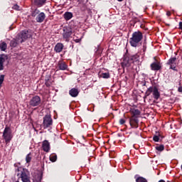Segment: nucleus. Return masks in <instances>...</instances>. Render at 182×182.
I'll list each match as a JSON object with an SVG mask.
<instances>
[{
    "instance_id": "nucleus-1",
    "label": "nucleus",
    "mask_w": 182,
    "mask_h": 182,
    "mask_svg": "<svg viewBox=\"0 0 182 182\" xmlns=\"http://www.w3.org/2000/svg\"><path fill=\"white\" fill-rule=\"evenodd\" d=\"M140 62V55L139 54L132 55L129 53V50H127L123 57V60L121 63V66L124 69L125 68H130L132 63H136L139 65Z\"/></svg>"
},
{
    "instance_id": "nucleus-2",
    "label": "nucleus",
    "mask_w": 182,
    "mask_h": 182,
    "mask_svg": "<svg viewBox=\"0 0 182 182\" xmlns=\"http://www.w3.org/2000/svg\"><path fill=\"white\" fill-rule=\"evenodd\" d=\"M142 41L143 33L140 31H134L129 38V45H131L132 48H139V46H141Z\"/></svg>"
},
{
    "instance_id": "nucleus-3",
    "label": "nucleus",
    "mask_w": 182,
    "mask_h": 182,
    "mask_svg": "<svg viewBox=\"0 0 182 182\" xmlns=\"http://www.w3.org/2000/svg\"><path fill=\"white\" fill-rule=\"evenodd\" d=\"M151 93L155 100H159V99H160V92L159 91V88H157V87H149L145 92L144 97H149V95H151Z\"/></svg>"
},
{
    "instance_id": "nucleus-4",
    "label": "nucleus",
    "mask_w": 182,
    "mask_h": 182,
    "mask_svg": "<svg viewBox=\"0 0 182 182\" xmlns=\"http://www.w3.org/2000/svg\"><path fill=\"white\" fill-rule=\"evenodd\" d=\"M31 37H32V34H31L29 31H26V30L23 31L18 35V37H17L18 42H19L20 43H22L23 42H25L26 39H28V38H31Z\"/></svg>"
},
{
    "instance_id": "nucleus-5",
    "label": "nucleus",
    "mask_w": 182,
    "mask_h": 182,
    "mask_svg": "<svg viewBox=\"0 0 182 182\" xmlns=\"http://www.w3.org/2000/svg\"><path fill=\"white\" fill-rule=\"evenodd\" d=\"M177 58L176 57H171L166 63V65L169 67V69H171L172 70H174L175 72H178V70H177Z\"/></svg>"
},
{
    "instance_id": "nucleus-6",
    "label": "nucleus",
    "mask_w": 182,
    "mask_h": 182,
    "mask_svg": "<svg viewBox=\"0 0 182 182\" xmlns=\"http://www.w3.org/2000/svg\"><path fill=\"white\" fill-rule=\"evenodd\" d=\"M3 137L6 143H9V141L12 140V132H11V128H9V127H6L4 129V131L3 132Z\"/></svg>"
},
{
    "instance_id": "nucleus-7",
    "label": "nucleus",
    "mask_w": 182,
    "mask_h": 182,
    "mask_svg": "<svg viewBox=\"0 0 182 182\" xmlns=\"http://www.w3.org/2000/svg\"><path fill=\"white\" fill-rule=\"evenodd\" d=\"M20 177L23 182H31V173L28 169H23Z\"/></svg>"
},
{
    "instance_id": "nucleus-8",
    "label": "nucleus",
    "mask_w": 182,
    "mask_h": 182,
    "mask_svg": "<svg viewBox=\"0 0 182 182\" xmlns=\"http://www.w3.org/2000/svg\"><path fill=\"white\" fill-rule=\"evenodd\" d=\"M53 124V121L52 120V117H50V115H46L43 117V126L44 129H48V127H50Z\"/></svg>"
},
{
    "instance_id": "nucleus-9",
    "label": "nucleus",
    "mask_w": 182,
    "mask_h": 182,
    "mask_svg": "<svg viewBox=\"0 0 182 182\" xmlns=\"http://www.w3.org/2000/svg\"><path fill=\"white\" fill-rule=\"evenodd\" d=\"M29 105L33 107H36V106H39L41 105V97L38 95L33 97L29 102Z\"/></svg>"
},
{
    "instance_id": "nucleus-10",
    "label": "nucleus",
    "mask_w": 182,
    "mask_h": 182,
    "mask_svg": "<svg viewBox=\"0 0 182 182\" xmlns=\"http://www.w3.org/2000/svg\"><path fill=\"white\" fill-rule=\"evenodd\" d=\"M129 124L132 129H137L139 127V119L137 117H129Z\"/></svg>"
},
{
    "instance_id": "nucleus-11",
    "label": "nucleus",
    "mask_w": 182,
    "mask_h": 182,
    "mask_svg": "<svg viewBox=\"0 0 182 182\" xmlns=\"http://www.w3.org/2000/svg\"><path fill=\"white\" fill-rule=\"evenodd\" d=\"M154 60L156 62H154L151 64V69L152 70L158 71L161 70V63H160V61H157L156 59V57L154 58Z\"/></svg>"
},
{
    "instance_id": "nucleus-12",
    "label": "nucleus",
    "mask_w": 182,
    "mask_h": 182,
    "mask_svg": "<svg viewBox=\"0 0 182 182\" xmlns=\"http://www.w3.org/2000/svg\"><path fill=\"white\" fill-rule=\"evenodd\" d=\"M8 60V55L6 54L0 55V70H4V63Z\"/></svg>"
},
{
    "instance_id": "nucleus-13",
    "label": "nucleus",
    "mask_w": 182,
    "mask_h": 182,
    "mask_svg": "<svg viewBox=\"0 0 182 182\" xmlns=\"http://www.w3.org/2000/svg\"><path fill=\"white\" fill-rule=\"evenodd\" d=\"M42 149L43 151H46V153H49V151L50 150V144L48 140H45L43 141Z\"/></svg>"
},
{
    "instance_id": "nucleus-14",
    "label": "nucleus",
    "mask_w": 182,
    "mask_h": 182,
    "mask_svg": "<svg viewBox=\"0 0 182 182\" xmlns=\"http://www.w3.org/2000/svg\"><path fill=\"white\" fill-rule=\"evenodd\" d=\"M72 36V31L71 30H68V29H64V33L63 34V37L66 41V42H69V38Z\"/></svg>"
},
{
    "instance_id": "nucleus-15",
    "label": "nucleus",
    "mask_w": 182,
    "mask_h": 182,
    "mask_svg": "<svg viewBox=\"0 0 182 182\" xmlns=\"http://www.w3.org/2000/svg\"><path fill=\"white\" fill-rule=\"evenodd\" d=\"M63 48H64L63 44L62 43H58L55 45L54 48V50L55 52H56V53H60V52L63 50Z\"/></svg>"
},
{
    "instance_id": "nucleus-16",
    "label": "nucleus",
    "mask_w": 182,
    "mask_h": 182,
    "mask_svg": "<svg viewBox=\"0 0 182 182\" xmlns=\"http://www.w3.org/2000/svg\"><path fill=\"white\" fill-rule=\"evenodd\" d=\"M45 18H46L45 13L41 12L36 17V21H37V22L42 23L43 21H45Z\"/></svg>"
},
{
    "instance_id": "nucleus-17",
    "label": "nucleus",
    "mask_w": 182,
    "mask_h": 182,
    "mask_svg": "<svg viewBox=\"0 0 182 182\" xmlns=\"http://www.w3.org/2000/svg\"><path fill=\"white\" fill-rule=\"evenodd\" d=\"M69 95H70L72 97H77V95H79V90L76 88H72L69 91Z\"/></svg>"
},
{
    "instance_id": "nucleus-18",
    "label": "nucleus",
    "mask_w": 182,
    "mask_h": 182,
    "mask_svg": "<svg viewBox=\"0 0 182 182\" xmlns=\"http://www.w3.org/2000/svg\"><path fill=\"white\" fill-rule=\"evenodd\" d=\"M58 68L60 70H66L68 69V65L63 61H60L58 63Z\"/></svg>"
},
{
    "instance_id": "nucleus-19",
    "label": "nucleus",
    "mask_w": 182,
    "mask_h": 182,
    "mask_svg": "<svg viewBox=\"0 0 182 182\" xmlns=\"http://www.w3.org/2000/svg\"><path fill=\"white\" fill-rule=\"evenodd\" d=\"M72 18H73V14H72L71 12H65L64 14V18L65 19V21H70Z\"/></svg>"
},
{
    "instance_id": "nucleus-20",
    "label": "nucleus",
    "mask_w": 182,
    "mask_h": 182,
    "mask_svg": "<svg viewBox=\"0 0 182 182\" xmlns=\"http://www.w3.org/2000/svg\"><path fill=\"white\" fill-rule=\"evenodd\" d=\"M100 77H102V79H109L110 73L109 72L100 73Z\"/></svg>"
},
{
    "instance_id": "nucleus-21",
    "label": "nucleus",
    "mask_w": 182,
    "mask_h": 182,
    "mask_svg": "<svg viewBox=\"0 0 182 182\" xmlns=\"http://www.w3.org/2000/svg\"><path fill=\"white\" fill-rule=\"evenodd\" d=\"M33 182H42V176L41 174H37L33 178Z\"/></svg>"
},
{
    "instance_id": "nucleus-22",
    "label": "nucleus",
    "mask_w": 182,
    "mask_h": 182,
    "mask_svg": "<svg viewBox=\"0 0 182 182\" xmlns=\"http://www.w3.org/2000/svg\"><path fill=\"white\" fill-rule=\"evenodd\" d=\"M132 116L131 117H137V116H140V110L139 109H133L132 111Z\"/></svg>"
},
{
    "instance_id": "nucleus-23",
    "label": "nucleus",
    "mask_w": 182,
    "mask_h": 182,
    "mask_svg": "<svg viewBox=\"0 0 182 182\" xmlns=\"http://www.w3.org/2000/svg\"><path fill=\"white\" fill-rule=\"evenodd\" d=\"M95 51L96 56H99L102 55V47H100V46H97V48H95Z\"/></svg>"
},
{
    "instance_id": "nucleus-24",
    "label": "nucleus",
    "mask_w": 182,
    "mask_h": 182,
    "mask_svg": "<svg viewBox=\"0 0 182 182\" xmlns=\"http://www.w3.org/2000/svg\"><path fill=\"white\" fill-rule=\"evenodd\" d=\"M18 43H21L20 42H18V38L17 40H13L10 42V46H11L12 48H16Z\"/></svg>"
},
{
    "instance_id": "nucleus-25",
    "label": "nucleus",
    "mask_w": 182,
    "mask_h": 182,
    "mask_svg": "<svg viewBox=\"0 0 182 182\" xmlns=\"http://www.w3.org/2000/svg\"><path fill=\"white\" fill-rule=\"evenodd\" d=\"M6 48H7L6 43L1 42L0 43V49H1V50H2L3 52H5L6 50Z\"/></svg>"
},
{
    "instance_id": "nucleus-26",
    "label": "nucleus",
    "mask_w": 182,
    "mask_h": 182,
    "mask_svg": "<svg viewBox=\"0 0 182 182\" xmlns=\"http://www.w3.org/2000/svg\"><path fill=\"white\" fill-rule=\"evenodd\" d=\"M46 2V0H35L36 5H38V6H42Z\"/></svg>"
},
{
    "instance_id": "nucleus-27",
    "label": "nucleus",
    "mask_w": 182,
    "mask_h": 182,
    "mask_svg": "<svg viewBox=\"0 0 182 182\" xmlns=\"http://www.w3.org/2000/svg\"><path fill=\"white\" fill-rule=\"evenodd\" d=\"M26 161L29 164L31 161H32V153H29L28 154L26 155Z\"/></svg>"
},
{
    "instance_id": "nucleus-28",
    "label": "nucleus",
    "mask_w": 182,
    "mask_h": 182,
    "mask_svg": "<svg viewBox=\"0 0 182 182\" xmlns=\"http://www.w3.org/2000/svg\"><path fill=\"white\" fill-rule=\"evenodd\" d=\"M136 182H148V181H147V179H146V178H143L142 176H139L136 179Z\"/></svg>"
},
{
    "instance_id": "nucleus-29",
    "label": "nucleus",
    "mask_w": 182,
    "mask_h": 182,
    "mask_svg": "<svg viewBox=\"0 0 182 182\" xmlns=\"http://www.w3.org/2000/svg\"><path fill=\"white\" fill-rule=\"evenodd\" d=\"M156 150H157L158 151H163L164 150V145L161 144L159 146H156L155 147Z\"/></svg>"
},
{
    "instance_id": "nucleus-30",
    "label": "nucleus",
    "mask_w": 182,
    "mask_h": 182,
    "mask_svg": "<svg viewBox=\"0 0 182 182\" xmlns=\"http://www.w3.org/2000/svg\"><path fill=\"white\" fill-rule=\"evenodd\" d=\"M50 160L53 163H55V161H56V160H58V156L56 155H50Z\"/></svg>"
},
{
    "instance_id": "nucleus-31",
    "label": "nucleus",
    "mask_w": 182,
    "mask_h": 182,
    "mask_svg": "<svg viewBox=\"0 0 182 182\" xmlns=\"http://www.w3.org/2000/svg\"><path fill=\"white\" fill-rule=\"evenodd\" d=\"M160 134H158V135H154V136H153V140H154V141H159V140H160Z\"/></svg>"
},
{
    "instance_id": "nucleus-32",
    "label": "nucleus",
    "mask_w": 182,
    "mask_h": 182,
    "mask_svg": "<svg viewBox=\"0 0 182 182\" xmlns=\"http://www.w3.org/2000/svg\"><path fill=\"white\" fill-rule=\"evenodd\" d=\"M39 10L38 9H36L34 11L32 12V16H36L39 14Z\"/></svg>"
},
{
    "instance_id": "nucleus-33",
    "label": "nucleus",
    "mask_w": 182,
    "mask_h": 182,
    "mask_svg": "<svg viewBox=\"0 0 182 182\" xmlns=\"http://www.w3.org/2000/svg\"><path fill=\"white\" fill-rule=\"evenodd\" d=\"M75 36H74V37H73L74 42H75L76 43H79V42H80V41H82V38H76Z\"/></svg>"
},
{
    "instance_id": "nucleus-34",
    "label": "nucleus",
    "mask_w": 182,
    "mask_h": 182,
    "mask_svg": "<svg viewBox=\"0 0 182 182\" xmlns=\"http://www.w3.org/2000/svg\"><path fill=\"white\" fill-rule=\"evenodd\" d=\"M13 9H15L16 11H20V7H19V6H18V4H15L13 6Z\"/></svg>"
},
{
    "instance_id": "nucleus-35",
    "label": "nucleus",
    "mask_w": 182,
    "mask_h": 182,
    "mask_svg": "<svg viewBox=\"0 0 182 182\" xmlns=\"http://www.w3.org/2000/svg\"><path fill=\"white\" fill-rule=\"evenodd\" d=\"M178 92H179V93H182V86H181V82H179V87L178 88Z\"/></svg>"
},
{
    "instance_id": "nucleus-36",
    "label": "nucleus",
    "mask_w": 182,
    "mask_h": 182,
    "mask_svg": "<svg viewBox=\"0 0 182 182\" xmlns=\"http://www.w3.org/2000/svg\"><path fill=\"white\" fill-rule=\"evenodd\" d=\"M126 123V120L124 119H119V124H124Z\"/></svg>"
},
{
    "instance_id": "nucleus-37",
    "label": "nucleus",
    "mask_w": 182,
    "mask_h": 182,
    "mask_svg": "<svg viewBox=\"0 0 182 182\" xmlns=\"http://www.w3.org/2000/svg\"><path fill=\"white\" fill-rule=\"evenodd\" d=\"M179 29L182 31V21L179 22Z\"/></svg>"
},
{
    "instance_id": "nucleus-38",
    "label": "nucleus",
    "mask_w": 182,
    "mask_h": 182,
    "mask_svg": "<svg viewBox=\"0 0 182 182\" xmlns=\"http://www.w3.org/2000/svg\"><path fill=\"white\" fill-rule=\"evenodd\" d=\"M166 15H167V16H171V12L167 11Z\"/></svg>"
},
{
    "instance_id": "nucleus-39",
    "label": "nucleus",
    "mask_w": 182,
    "mask_h": 182,
    "mask_svg": "<svg viewBox=\"0 0 182 182\" xmlns=\"http://www.w3.org/2000/svg\"><path fill=\"white\" fill-rule=\"evenodd\" d=\"M146 46H143V50H144V52L146 51Z\"/></svg>"
},
{
    "instance_id": "nucleus-40",
    "label": "nucleus",
    "mask_w": 182,
    "mask_h": 182,
    "mask_svg": "<svg viewBox=\"0 0 182 182\" xmlns=\"http://www.w3.org/2000/svg\"><path fill=\"white\" fill-rule=\"evenodd\" d=\"M95 150H96V146H94V150L92 151V154H95Z\"/></svg>"
},
{
    "instance_id": "nucleus-41",
    "label": "nucleus",
    "mask_w": 182,
    "mask_h": 182,
    "mask_svg": "<svg viewBox=\"0 0 182 182\" xmlns=\"http://www.w3.org/2000/svg\"><path fill=\"white\" fill-rule=\"evenodd\" d=\"M119 2H123V0H117Z\"/></svg>"
},
{
    "instance_id": "nucleus-42",
    "label": "nucleus",
    "mask_w": 182,
    "mask_h": 182,
    "mask_svg": "<svg viewBox=\"0 0 182 182\" xmlns=\"http://www.w3.org/2000/svg\"><path fill=\"white\" fill-rule=\"evenodd\" d=\"M166 26H170V24H166Z\"/></svg>"
}]
</instances>
